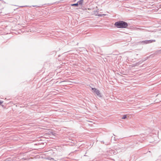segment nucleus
I'll return each mask as SVG.
<instances>
[{
    "label": "nucleus",
    "mask_w": 161,
    "mask_h": 161,
    "mask_svg": "<svg viewBox=\"0 0 161 161\" xmlns=\"http://www.w3.org/2000/svg\"><path fill=\"white\" fill-rule=\"evenodd\" d=\"M159 52H160L161 53V50L159 51Z\"/></svg>",
    "instance_id": "10"
},
{
    "label": "nucleus",
    "mask_w": 161,
    "mask_h": 161,
    "mask_svg": "<svg viewBox=\"0 0 161 161\" xmlns=\"http://www.w3.org/2000/svg\"><path fill=\"white\" fill-rule=\"evenodd\" d=\"M83 2V0H80L77 3L78 4L82 5Z\"/></svg>",
    "instance_id": "4"
},
{
    "label": "nucleus",
    "mask_w": 161,
    "mask_h": 161,
    "mask_svg": "<svg viewBox=\"0 0 161 161\" xmlns=\"http://www.w3.org/2000/svg\"><path fill=\"white\" fill-rule=\"evenodd\" d=\"M116 153V152H114V153H114H114Z\"/></svg>",
    "instance_id": "11"
},
{
    "label": "nucleus",
    "mask_w": 161,
    "mask_h": 161,
    "mask_svg": "<svg viewBox=\"0 0 161 161\" xmlns=\"http://www.w3.org/2000/svg\"><path fill=\"white\" fill-rule=\"evenodd\" d=\"M66 81H61L59 82V83L60 84H61V83H62V82H65Z\"/></svg>",
    "instance_id": "8"
},
{
    "label": "nucleus",
    "mask_w": 161,
    "mask_h": 161,
    "mask_svg": "<svg viewBox=\"0 0 161 161\" xmlns=\"http://www.w3.org/2000/svg\"><path fill=\"white\" fill-rule=\"evenodd\" d=\"M155 42V40H148L149 43H151L153 42Z\"/></svg>",
    "instance_id": "5"
},
{
    "label": "nucleus",
    "mask_w": 161,
    "mask_h": 161,
    "mask_svg": "<svg viewBox=\"0 0 161 161\" xmlns=\"http://www.w3.org/2000/svg\"><path fill=\"white\" fill-rule=\"evenodd\" d=\"M78 3H76L73 4L71 5V6H78Z\"/></svg>",
    "instance_id": "6"
},
{
    "label": "nucleus",
    "mask_w": 161,
    "mask_h": 161,
    "mask_svg": "<svg viewBox=\"0 0 161 161\" xmlns=\"http://www.w3.org/2000/svg\"><path fill=\"white\" fill-rule=\"evenodd\" d=\"M99 16H102V15H99Z\"/></svg>",
    "instance_id": "12"
},
{
    "label": "nucleus",
    "mask_w": 161,
    "mask_h": 161,
    "mask_svg": "<svg viewBox=\"0 0 161 161\" xmlns=\"http://www.w3.org/2000/svg\"><path fill=\"white\" fill-rule=\"evenodd\" d=\"M127 117L126 115H123V117L122 118V119H125Z\"/></svg>",
    "instance_id": "7"
},
{
    "label": "nucleus",
    "mask_w": 161,
    "mask_h": 161,
    "mask_svg": "<svg viewBox=\"0 0 161 161\" xmlns=\"http://www.w3.org/2000/svg\"><path fill=\"white\" fill-rule=\"evenodd\" d=\"M141 43H143L145 44H148L149 43L148 42V40H145L144 41H142L140 42Z\"/></svg>",
    "instance_id": "3"
},
{
    "label": "nucleus",
    "mask_w": 161,
    "mask_h": 161,
    "mask_svg": "<svg viewBox=\"0 0 161 161\" xmlns=\"http://www.w3.org/2000/svg\"><path fill=\"white\" fill-rule=\"evenodd\" d=\"M3 103V102L1 101L0 100V105L2 104V103Z\"/></svg>",
    "instance_id": "9"
},
{
    "label": "nucleus",
    "mask_w": 161,
    "mask_h": 161,
    "mask_svg": "<svg viewBox=\"0 0 161 161\" xmlns=\"http://www.w3.org/2000/svg\"><path fill=\"white\" fill-rule=\"evenodd\" d=\"M114 25L117 28H125L128 26V24L124 21H119L116 22Z\"/></svg>",
    "instance_id": "1"
},
{
    "label": "nucleus",
    "mask_w": 161,
    "mask_h": 161,
    "mask_svg": "<svg viewBox=\"0 0 161 161\" xmlns=\"http://www.w3.org/2000/svg\"><path fill=\"white\" fill-rule=\"evenodd\" d=\"M92 89L93 90L94 92L96 93V94L97 96H98L99 97H101L100 92L99 90L95 88H92Z\"/></svg>",
    "instance_id": "2"
}]
</instances>
